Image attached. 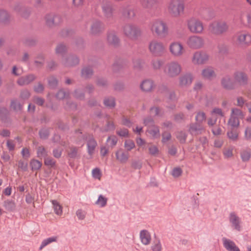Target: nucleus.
<instances>
[{
  "mask_svg": "<svg viewBox=\"0 0 251 251\" xmlns=\"http://www.w3.org/2000/svg\"><path fill=\"white\" fill-rule=\"evenodd\" d=\"M167 9L172 17L178 18L184 12V1L183 0H170L168 3Z\"/></svg>",
  "mask_w": 251,
  "mask_h": 251,
  "instance_id": "1",
  "label": "nucleus"
},
{
  "mask_svg": "<svg viewBox=\"0 0 251 251\" xmlns=\"http://www.w3.org/2000/svg\"><path fill=\"white\" fill-rule=\"evenodd\" d=\"M151 32L157 36H164L168 33V27L163 20L157 19L153 20L150 25Z\"/></svg>",
  "mask_w": 251,
  "mask_h": 251,
  "instance_id": "2",
  "label": "nucleus"
},
{
  "mask_svg": "<svg viewBox=\"0 0 251 251\" xmlns=\"http://www.w3.org/2000/svg\"><path fill=\"white\" fill-rule=\"evenodd\" d=\"M67 50L66 46L63 44L57 45L55 49L56 53L61 55L63 63L67 66H73L77 64L79 60L77 57L73 56H67L65 52Z\"/></svg>",
  "mask_w": 251,
  "mask_h": 251,
  "instance_id": "3",
  "label": "nucleus"
},
{
  "mask_svg": "<svg viewBox=\"0 0 251 251\" xmlns=\"http://www.w3.org/2000/svg\"><path fill=\"white\" fill-rule=\"evenodd\" d=\"M182 70L181 65L179 62L172 61L166 65L164 72L168 77L175 78L180 75Z\"/></svg>",
  "mask_w": 251,
  "mask_h": 251,
  "instance_id": "4",
  "label": "nucleus"
},
{
  "mask_svg": "<svg viewBox=\"0 0 251 251\" xmlns=\"http://www.w3.org/2000/svg\"><path fill=\"white\" fill-rule=\"evenodd\" d=\"M148 48L151 54L157 56H162L166 51V47L163 43L156 39L150 42Z\"/></svg>",
  "mask_w": 251,
  "mask_h": 251,
  "instance_id": "5",
  "label": "nucleus"
},
{
  "mask_svg": "<svg viewBox=\"0 0 251 251\" xmlns=\"http://www.w3.org/2000/svg\"><path fill=\"white\" fill-rule=\"evenodd\" d=\"M187 26L188 30L193 33L201 34L204 30V26L202 21L194 17H192L187 21Z\"/></svg>",
  "mask_w": 251,
  "mask_h": 251,
  "instance_id": "6",
  "label": "nucleus"
},
{
  "mask_svg": "<svg viewBox=\"0 0 251 251\" xmlns=\"http://www.w3.org/2000/svg\"><path fill=\"white\" fill-rule=\"evenodd\" d=\"M235 44L240 47H247L251 44V35L246 31L237 32L234 38Z\"/></svg>",
  "mask_w": 251,
  "mask_h": 251,
  "instance_id": "7",
  "label": "nucleus"
},
{
  "mask_svg": "<svg viewBox=\"0 0 251 251\" xmlns=\"http://www.w3.org/2000/svg\"><path fill=\"white\" fill-rule=\"evenodd\" d=\"M208 29L211 33L219 35L226 32L228 26L224 22L215 21L210 24Z\"/></svg>",
  "mask_w": 251,
  "mask_h": 251,
  "instance_id": "8",
  "label": "nucleus"
},
{
  "mask_svg": "<svg viewBox=\"0 0 251 251\" xmlns=\"http://www.w3.org/2000/svg\"><path fill=\"white\" fill-rule=\"evenodd\" d=\"M209 58L208 53L203 50H199L194 52L191 58V61L194 65H203L208 62Z\"/></svg>",
  "mask_w": 251,
  "mask_h": 251,
  "instance_id": "9",
  "label": "nucleus"
},
{
  "mask_svg": "<svg viewBox=\"0 0 251 251\" xmlns=\"http://www.w3.org/2000/svg\"><path fill=\"white\" fill-rule=\"evenodd\" d=\"M123 30L126 36L132 40L137 39L141 35V29L133 25H126L124 27Z\"/></svg>",
  "mask_w": 251,
  "mask_h": 251,
  "instance_id": "10",
  "label": "nucleus"
},
{
  "mask_svg": "<svg viewBox=\"0 0 251 251\" xmlns=\"http://www.w3.org/2000/svg\"><path fill=\"white\" fill-rule=\"evenodd\" d=\"M169 50L172 56L179 57L182 56L185 52L183 45L178 41H175L170 43Z\"/></svg>",
  "mask_w": 251,
  "mask_h": 251,
  "instance_id": "11",
  "label": "nucleus"
},
{
  "mask_svg": "<svg viewBox=\"0 0 251 251\" xmlns=\"http://www.w3.org/2000/svg\"><path fill=\"white\" fill-rule=\"evenodd\" d=\"M186 44L191 49H199L204 46V40L201 36L192 35L188 38Z\"/></svg>",
  "mask_w": 251,
  "mask_h": 251,
  "instance_id": "12",
  "label": "nucleus"
},
{
  "mask_svg": "<svg viewBox=\"0 0 251 251\" xmlns=\"http://www.w3.org/2000/svg\"><path fill=\"white\" fill-rule=\"evenodd\" d=\"M144 124L148 126L147 135L151 138H157L160 136L158 128L153 125L152 120L151 118L145 119Z\"/></svg>",
  "mask_w": 251,
  "mask_h": 251,
  "instance_id": "13",
  "label": "nucleus"
},
{
  "mask_svg": "<svg viewBox=\"0 0 251 251\" xmlns=\"http://www.w3.org/2000/svg\"><path fill=\"white\" fill-rule=\"evenodd\" d=\"M243 114L238 109H232L231 117L228 121V125L232 127H237L239 125V119L242 118Z\"/></svg>",
  "mask_w": 251,
  "mask_h": 251,
  "instance_id": "14",
  "label": "nucleus"
},
{
  "mask_svg": "<svg viewBox=\"0 0 251 251\" xmlns=\"http://www.w3.org/2000/svg\"><path fill=\"white\" fill-rule=\"evenodd\" d=\"M139 238L141 243L145 246L150 245L152 239L151 233L147 229L140 231Z\"/></svg>",
  "mask_w": 251,
  "mask_h": 251,
  "instance_id": "15",
  "label": "nucleus"
},
{
  "mask_svg": "<svg viewBox=\"0 0 251 251\" xmlns=\"http://www.w3.org/2000/svg\"><path fill=\"white\" fill-rule=\"evenodd\" d=\"M46 25L49 26H52L60 22V17L52 13L47 14L45 17Z\"/></svg>",
  "mask_w": 251,
  "mask_h": 251,
  "instance_id": "16",
  "label": "nucleus"
},
{
  "mask_svg": "<svg viewBox=\"0 0 251 251\" xmlns=\"http://www.w3.org/2000/svg\"><path fill=\"white\" fill-rule=\"evenodd\" d=\"M115 156L116 160L120 163H126L129 158V154L126 152L122 149L118 150L115 152Z\"/></svg>",
  "mask_w": 251,
  "mask_h": 251,
  "instance_id": "17",
  "label": "nucleus"
},
{
  "mask_svg": "<svg viewBox=\"0 0 251 251\" xmlns=\"http://www.w3.org/2000/svg\"><path fill=\"white\" fill-rule=\"evenodd\" d=\"M193 80V76L191 74L187 73L179 77V84L181 86H186L190 85Z\"/></svg>",
  "mask_w": 251,
  "mask_h": 251,
  "instance_id": "18",
  "label": "nucleus"
},
{
  "mask_svg": "<svg viewBox=\"0 0 251 251\" xmlns=\"http://www.w3.org/2000/svg\"><path fill=\"white\" fill-rule=\"evenodd\" d=\"M229 219L232 227L235 229L239 231L241 229V221L240 218L234 213H231Z\"/></svg>",
  "mask_w": 251,
  "mask_h": 251,
  "instance_id": "19",
  "label": "nucleus"
},
{
  "mask_svg": "<svg viewBox=\"0 0 251 251\" xmlns=\"http://www.w3.org/2000/svg\"><path fill=\"white\" fill-rule=\"evenodd\" d=\"M155 87L153 81L151 79H145L140 84V88L144 92H150L152 91Z\"/></svg>",
  "mask_w": 251,
  "mask_h": 251,
  "instance_id": "20",
  "label": "nucleus"
},
{
  "mask_svg": "<svg viewBox=\"0 0 251 251\" xmlns=\"http://www.w3.org/2000/svg\"><path fill=\"white\" fill-rule=\"evenodd\" d=\"M223 243L224 247L228 251H240L235 243L229 239L224 238L223 239Z\"/></svg>",
  "mask_w": 251,
  "mask_h": 251,
  "instance_id": "21",
  "label": "nucleus"
},
{
  "mask_svg": "<svg viewBox=\"0 0 251 251\" xmlns=\"http://www.w3.org/2000/svg\"><path fill=\"white\" fill-rule=\"evenodd\" d=\"M201 76L204 78L211 79L216 76V74L212 68L207 67L202 70Z\"/></svg>",
  "mask_w": 251,
  "mask_h": 251,
  "instance_id": "22",
  "label": "nucleus"
},
{
  "mask_svg": "<svg viewBox=\"0 0 251 251\" xmlns=\"http://www.w3.org/2000/svg\"><path fill=\"white\" fill-rule=\"evenodd\" d=\"M108 199L105 196L100 194L98 196L95 204L99 208H104L107 205Z\"/></svg>",
  "mask_w": 251,
  "mask_h": 251,
  "instance_id": "23",
  "label": "nucleus"
},
{
  "mask_svg": "<svg viewBox=\"0 0 251 251\" xmlns=\"http://www.w3.org/2000/svg\"><path fill=\"white\" fill-rule=\"evenodd\" d=\"M87 145L88 153L90 156H92L94 153L97 143L93 137H89Z\"/></svg>",
  "mask_w": 251,
  "mask_h": 251,
  "instance_id": "24",
  "label": "nucleus"
},
{
  "mask_svg": "<svg viewBox=\"0 0 251 251\" xmlns=\"http://www.w3.org/2000/svg\"><path fill=\"white\" fill-rule=\"evenodd\" d=\"M235 81L241 84H245L247 81V76L246 74L241 72H236L234 74Z\"/></svg>",
  "mask_w": 251,
  "mask_h": 251,
  "instance_id": "25",
  "label": "nucleus"
},
{
  "mask_svg": "<svg viewBox=\"0 0 251 251\" xmlns=\"http://www.w3.org/2000/svg\"><path fill=\"white\" fill-rule=\"evenodd\" d=\"M51 202L55 214L58 216H61L63 214V207L62 205L56 200H52Z\"/></svg>",
  "mask_w": 251,
  "mask_h": 251,
  "instance_id": "26",
  "label": "nucleus"
},
{
  "mask_svg": "<svg viewBox=\"0 0 251 251\" xmlns=\"http://www.w3.org/2000/svg\"><path fill=\"white\" fill-rule=\"evenodd\" d=\"M222 84L226 89H231L233 87L234 82L229 76H226L222 79Z\"/></svg>",
  "mask_w": 251,
  "mask_h": 251,
  "instance_id": "27",
  "label": "nucleus"
},
{
  "mask_svg": "<svg viewBox=\"0 0 251 251\" xmlns=\"http://www.w3.org/2000/svg\"><path fill=\"white\" fill-rule=\"evenodd\" d=\"M57 239L58 237L57 236H52L44 239L41 244V245L39 247V250H42L46 246L49 245L50 244H51V243L56 242Z\"/></svg>",
  "mask_w": 251,
  "mask_h": 251,
  "instance_id": "28",
  "label": "nucleus"
},
{
  "mask_svg": "<svg viewBox=\"0 0 251 251\" xmlns=\"http://www.w3.org/2000/svg\"><path fill=\"white\" fill-rule=\"evenodd\" d=\"M234 148L233 147H227L224 148L223 153L226 159L231 158L233 156Z\"/></svg>",
  "mask_w": 251,
  "mask_h": 251,
  "instance_id": "29",
  "label": "nucleus"
},
{
  "mask_svg": "<svg viewBox=\"0 0 251 251\" xmlns=\"http://www.w3.org/2000/svg\"><path fill=\"white\" fill-rule=\"evenodd\" d=\"M103 28L102 24L99 21H96L93 23L91 26V32L96 34L100 31Z\"/></svg>",
  "mask_w": 251,
  "mask_h": 251,
  "instance_id": "30",
  "label": "nucleus"
},
{
  "mask_svg": "<svg viewBox=\"0 0 251 251\" xmlns=\"http://www.w3.org/2000/svg\"><path fill=\"white\" fill-rule=\"evenodd\" d=\"M151 251H162L163 250L161 242L159 239H156L151 244Z\"/></svg>",
  "mask_w": 251,
  "mask_h": 251,
  "instance_id": "31",
  "label": "nucleus"
},
{
  "mask_svg": "<svg viewBox=\"0 0 251 251\" xmlns=\"http://www.w3.org/2000/svg\"><path fill=\"white\" fill-rule=\"evenodd\" d=\"M33 75H29L25 77H22L19 79L18 82L20 85L27 84L34 79Z\"/></svg>",
  "mask_w": 251,
  "mask_h": 251,
  "instance_id": "32",
  "label": "nucleus"
},
{
  "mask_svg": "<svg viewBox=\"0 0 251 251\" xmlns=\"http://www.w3.org/2000/svg\"><path fill=\"white\" fill-rule=\"evenodd\" d=\"M203 130V127L199 125L198 123L192 126L190 129L191 133L195 135L201 133Z\"/></svg>",
  "mask_w": 251,
  "mask_h": 251,
  "instance_id": "33",
  "label": "nucleus"
},
{
  "mask_svg": "<svg viewBox=\"0 0 251 251\" xmlns=\"http://www.w3.org/2000/svg\"><path fill=\"white\" fill-rule=\"evenodd\" d=\"M107 40L110 44L116 45L119 42V38L114 32L109 33Z\"/></svg>",
  "mask_w": 251,
  "mask_h": 251,
  "instance_id": "34",
  "label": "nucleus"
},
{
  "mask_svg": "<svg viewBox=\"0 0 251 251\" xmlns=\"http://www.w3.org/2000/svg\"><path fill=\"white\" fill-rule=\"evenodd\" d=\"M29 164L32 171L39 170L42 165V162L35 159H32Z\"/></svg>",
  "mask_w": 251,
  "mask_h": 251,
  "instance_id": "35",
  "label": "nucleus"
},
{
  "mask_svg": "<svg viewBox=\"0 0 251 251\" xmlns=\"http://www.w3.org/2000/svg\"><path fill=\"white\" fill-rule=\"evenodd\" d=\"M37 156L39 158H45L48 154V152L44 147L43 146H40L37 149Z\"/></svg>",
  "mask_w": 251,
  "mask_h": 251,
  "instance_id": "36",
  "label": "nucleus"
},
{
  "mask_svg": "<svg viewBox=\"0 0 251 251\" xmlns=\"http://www.w3.org/2000/svg\"><path fill=\"white\" fill-rule=\"evenodd\" d=\"M156 0H141L142 6L146 8H151L155 3Z\"/></svg>",
  "mask_w": 251,
  "mask_h": 251,
  "instance_id": "37",
  "label": "nucleus"
},
{
  "mask_svg": "<svg viewBox=\"0 0 251 251\" xmlns=\"http://www.w3.org/2000/svg\"><path fill=\"white\" fill-rule=\"evenodd\" d=\"M9 18L8 13L3 10H0V22L6 23Z\"/></svg>",
  "mask_w": 251,
  "mask_h": 251,
  "instance_id": "38",
  "label": "nucleus"
},
{
  "mask_svg": "<svg viewBox=\"0 0 251 251\" xmlns=\"http://www.w3.org/2000/svg\"><path fill=\"white\" fill-rule=\"evenodd\" d=\"M44 164L49 167H54L55 165V161L51 157L46 156L45 158Z\"/></svg>",
  "mask_w": 251,
  "mask_h": 251,
  "instance_id": "39",
  "label": "nucleus"
},
{
  "mask_svg": "<svg viewBox=\"0 0 251 251\" xmlns=\"http://www.w3.org/2000/svg\"><path fill=\"white\" fill-rule=\"evenodd\" d=\"M105 106L109 107H113L115 105L114 99L113 98H106L104 100Z\"/></svg>",
  "mask_w": 251,
  "mask_h": 251,
  "instance_id": "40",
  "label": "nucleus"
},
{
  "mask_svg": "<svg viewBox=\"0 0 251 251\" xmlns=\"http://www.w3.org/2000/svg\"><path fill=\"white\" fill-rule=\"evenodd\" d=\"M251 152L249 151H243L241 153V157L243 161H247L251 158Z\"/></svg>",
  "mask_w": 251,
  "mask_h": 251,
  "instance_id": "41",
  "label": "nucleus"
},
{
  "mask_svg": "<svg viewBox=\"0 0 251 251\" xmlns=\"http://www.w3.org/2000/svg\"><path fill=\"white\" fill-rule=\"evenodd\" d=\"M152 65L154 69H159L163 65V61L160 59H156L152 61Z\"/></svg>",
  "mask_w": 251,
  "mask_h": 251,
  "instance_id": "42",
  "label": "nucleus"
},
{
  "mask_svg": "<svg viewBox=\"0 0 251 251\" xmlns=\"http://www.w3.org/2000/svg\"><path fill=\"white\" fill-rule=\"evenodd\" d=\"M205 120V115L203 112H200L198 113L196 116L197 123L200 124Z\"/></svg>",
  "mask_w": 251,
  "mask_h": 251,
  "instance_id": "43",
  "label": "nucleus"
},
{
  "mask_svg": "<svg viewBox=\"0 0 251 251\" xmlns=\"http://www.w3.org/2000/svg\"><path fill=\"white\" fill-rule=\"evenodd\" d=\"M135 147V144L133 141L127 140L125 141V148L129 151L133 149Z\"/></svg>",
  "mask_w": 251,
  "mask_h": 251,
  "instance_id": "44",
  "label": "nucleus"
},
{
  "mask_svg": "<svg viewBox=\"0 0 251 251\" xmlns=\"http://www.w3.org/2000/svg\"><path fill=\"white\" fill-rule=\"evenodd\" d=\"M238 133L235 129H232L227 132L228 138L231 140H235L237 139Z\"/></svg>",
  "mask_w": 251,
  "mask_h": 251,
  "instance_id": "45",
  "label": "nucleus"
},
{
  "mask_svg": "<svg viewBox=\"0 0 251 251\" xmlns=\"http://www.w3.org/2000/svg\"><path fill=\"white\" fill-rule=\"evenodd\" d=\"M4 206L8 210H12L14 209L15 205L14 202L10 201H6L4 202Z\"/></svg>",
  "mask_w": 251,
  "mask_h": 251,
  "instance_id": "46",
  "label": "nucleus"
},
{
  "mask_svg": "<svg viewBox=\"0 0 251 251\" xmlns=\"http://www.w3.org/2000/svg\"><path fill=\"white\" fill-rule=\"evenodd\" d=\"M123 15L126 17L131 18L134 16V12L133 9L128 8L124 10Z\"/></svg>",
  "mask_w": 251,
  "mask_h": 251,
  "instance_id": "47",
  "label": "nucleus"
},
{
  "mask_svg": "<svg viewBox=\"0 0 251 251\" xmlns=\"http://www.w3.org/2000/svg\"><path fill=\"white\" fill-rule=\"evenodd\" d=\"M117 138L115 136H111L109 137L107 140L108 144H109L111 146H115L117 144Z\"/></svg>",
  "mask_w": 251,
  "mask_h": 251,
  "instance_id": "48",
  "label": "nucleus"
},
{
  "mask_svg": "<svg viewBox=\"0 0 251 251\" xmlns=\"http://www.w3.org/2000/svg\"><path fill=\"white\" fill-rule=\"evenodd\" d=\"M92 175L95 178L100 180L101 176L100 170L98 168H95L93 170Z\"/></svg>",
  "mask_w": 251,
  "mask_h": 251,
  "instance_id": "49",
  "label": "nucleus"
},
{
  "mask_svg": "<svg viewBox=\"0 0 251 251\" xmlns=\"http://www.w3.org/2000/svg\"><path fill=\"white\" fill-rule=\"evenodd\" d=\"M182 171L180 168H175L172 171V175L175 177H178L182 174Z\"/></svg>",
  "mask_w": 251,
  "mask_h": 251,
  "instance_id": "50",
  "label": "nucleus"
},
{
  "mask_svg": "<svg viewBox=\"0 0 251 251\" xmlns=\"http://www.w3.org/2000/svg\"><path fill=\"white\" fill-rule=\"evenodd\" d=\"M176 137L181 143H184L186 139V134L182 131L178 132L176 133Z\"/></svg>",
  "mask_w": 251,
  "mask_h": 251,
  "instance_id": "51",
  "label": "nucleus"
},
{
  "mask_svg": "<svg viewBox=\"0 0 251 251\" xmlns=\"http://www.w3.org/2000/svg\"><path fill=\"white\" fill-rule=\"evenodd\" d=\"M92 74V69L90 68H84L82 71V75L84 77H89Z\"/></svg>",
  "mask_w": 251,
  "mask_h": 251,
  "instance_id": "52",
  "label": "nucleus"
},
{
  "mask_svg": "<svg viewBox=\"0 0 251 251\" xmlns=\"http://www.w3.org/2000/svg\"><path fill=\"white\" fill-rule=\"evenodd\" d=\"M150 153L152 155H156L158 153V149L155 146L151 145L149 147Z\"/></svg>",
  "mask_w": 251,
  "mask_h": 251,
  "instance_id": "53",
  "label": "nucleus"
},
{
  "mask_svg": "<svg viewBox=\"0 0 251 251\" xmlns=\"http://www.w3.org/2000/svg\"><path fill=\"white\" fill-rule=\"evenodd\" d=\"M224 144V141L221 139H216L214 141V145L215 148H221Z\"/></svg>",
  "mask_w": 251,
  "mask_h": 251,
  "instance_id": "54",
  "label": "nucleus"
},
{
  "mask_svg": "<svg viewBox=\"0 0 251 251\" xmlns=\"http://www.w3.org/2000/svg\"><path fill=\"white\" fill-rule=\"evenodd\" d=\"M212 116L214 115H219L221 116H223L224 115L221 109L219 108H215L213 109L212 111Z\"/></svg>",
  "mask_w": 251,
  "mask_h": 251,
  "instance_id": "55",
  "label": "nucleus"
},
{
  "mask_svg": "<svg viewBox=\"0 0 251 251\" xmlns=\"http://www.w3.org/2000/svg\"><path fill=\"white\" fill-rule=\"evenodd\" d=\"M212 132L215 135H219L222 134V130L220 126H215L212 129Z\"/></svg>",
  "mask_w": 251,
  "mask_h": 251,
  "instance_id": "56",
  "label": "nucleus"
},
{
  "mask_svg": "<svg viewBox=\"0 0 251 251\" xmlns=\"http://www.w3.org/2000/svg\"><path fill=\"white\" fill-rule=\"evenodd\" d=\"M76 214L79 220H83L85 217V212L81 210H78Z\"/></svg>",
  "mask_w": 251,
  "mask_h": 251,
  "instance_id": "57",
  "label": "nucleus"
},
{
  "mask_svg": "<svg viewBox=\"0 0 251 251\" xmlns=\"http://www.w3.org/2000/svg\"><path fill=\"white\" fill-rule=\"evenodd\" d=\"M171 135L170 133L165 132L162 135V142L166 143L170 140Z\"/></svg>",
  "mask_w": 251,
  "mask_h": 251,
  "instance_id": "58",
  "label": "nucleus"
},
{
  "mask_svg": "<svg viewBox=\"0 0 251 251\" xmlns=\"http://www.w3.org/2000/svg\"><path fill=\"white\" fill-rule=\"evenodd\" d=\"M83 4V0H73V5L75 7H80Z\"/></svg>",
  "mask_w": 251,
  "mask_h": 251,
  "instance_id": "59",
  "label": "nucleus"
},
{
  "mask_svg": "<svg viewBox=\"0 0 251 251\" xmlns=\"http://www.w3.org/2000/svg\"><path fill=\"white\" fill-rule=\"evenodd\" d=\"M117 134L120 136L126 137L128 135V132L126 129H122L118 130L117 132Z\"/></svg>",
  "mask_w": 251,
  "mask_h": 251,
  "instance_id": "60",
  "label": "nucleus"
},
{
  "mask_svg": "<svg viewBox=\"0 0 251 251\" xmlns=\"http://www.w3.org/2000/svg\"><path fill=\"white\" fill-rule=\"evenodd\" d=\"M160 112V109L157 107H154L151 109V114L153 116L159 114Z\"/></svg>",
  "mask_w": 251,
  "mask_h": 251,
  "instance_id": "61",
  "label": "nucleus"
},
{
  "mask_svg": "<svg viewBox=\"0 0 251 251\" xmlns=\"http://www.w3.org/2000/svg\"><path fill=\"white\" fill-rule=\"evenodd\" d=\"M245 137L246 139H251V127H248L245 132Z\"/></svg>",
  "mask_w": 251,
  "mask_h": 251,
  "instance_id": "62",
  "label": "nucleus"
},
{
  "mask_svg": "<svg viewBox=\"0 0 251 251\" xmlns=\"http://www.w3.org/2000/svg\"><path fill=\"white\" fill-rule=\"evenodd\" d=\"M11 106L15 110H20L22 106L21 104L16 101H12L11 103Z\"/></svg>",
  "mask_w": 251,
  "mask_h": 251,
  "instance_id": "63",
  "label": "nucleus"
},
{
  "mask_svg": "<svg viewBox=\"0 0 251 251\" xmlns=\"http://www.w3.org/2000/svg\"><path fill=\"white\" fill-rule=\"evenodd\" d=\"M39 134L41 138H45L48 136L49 132L47 130L42 129L40 131Z\"/></svg>",
  "mask_w": 251,
  "mask_h": 251,
  "instance_id": "64",
  "label": "nucleus"
}]
</instances>
